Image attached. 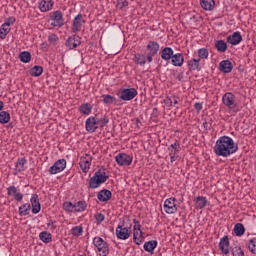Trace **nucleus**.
Wrapping results in <instances>:
<instances>
[{"label": "nucleus", "mask_w": 256, "mask_h": 256, "mask_svg": "<svg viewBox=\"0 0 256 256\" xmlns=\"http://www.w3.org/2000/svg\"><path fill=\"white\" fill-rule=\"evenodd\" d=\"M7 37L6 32H2V30H0V39H5Z\"/></svg>", "instance_id": "obj_62"}, {"label": "nucleus", "mask_w": 256, "mask_h": 256, "mask_svg": "<svg viewBox=\"0 0 256 256\" xmlns=\"http://www.w3.org/2000/svg\"><path fill=\"white\" fill-rule=\"evenodd\" d=\"M65 167H67V160L59 159L49 168V173L50 175H57V173L65 171Z\"/></svg>", "instance_id": "obj_8"}, {"label": "nucleus", "mask_w": 256, "mask_h": 256, "mask_svg": "<svg viewBox=\"0 0 256 256\" xmlns=\"http://www.w3.org/2000/svg\"><path fill=\"white\" fill-rule=\"evenodd\" d=\"M71 233L74 237H81V235H83V226L73 227Z\"/></svg>", "instance_id": "obj_43"}, {"label": "nucleus", "mask_w": 256, "mask_h": 256, "mask_svg": "<svg viewBox=\"0 0 256 256\" xmlns=\"http://www.w3.org/2000/svg\"><path fill=\"white\" fill-rule=\"evenodd\" d=\"M83 23H85V20H83V15L78 14L73 20L71 31L73 33H79L83 27Z\"/></svg>", "instance_id": "obj_13"}, {"label": "nucleus", "mask_w": 256, "mask_h": 256, "mask_svg": "<svg viewBox=\"0 0 256 256\" xmlns=\"http://www.w3.org/2000/svg\"><path fill=\"white\" fill-rule=\"evenodd\" d=\"M86 131L88 133H95L99 129V126L97 125V117L91 116L89 117L85 122Z\"/></svg>", "instance_id": "obj_11"}, {"label": "nucleus", "mask_w": 256, "mask_h": 256, "mask_svg": "<svg viewBox=\"0 0 256 256\" xmlns=\"http://www.w3.org/2000/svg\"><path fill=\"white\" fill-rule=\"evenodd\" d=\"M19 59L22 63H29L31 61V52L23 51L19 55Z\"/></svg>", "instance_id": "obj_40"}, {"label": "nucleus", "mask_w": 256, "mask_h": 256, "mask_svg": "<svg viewBox=\"0 0 256 256\" xmlns=\"http://www.w3.org/2000/svg\"><path fill=\"white\" fill-rule=\"evenodd\" d=\"M241 41H243V36H241V32L239 31L234 32L227 37V43H229L230 45H239Z\"/></svg>", "instance_id": "obj_16"}, {"label": "nucleus", "mask_w": 256, "mask_h": 256, "mask_svg": "<svg viewBox=\"0 0 256 256\" xmlns=\"http://www.w3.org/2000/svg\"><path fill=\"white\" fill-rule=\"evenodd\" d=\"M134 225H140L139 221L137 219L133 220Z\"/></svg>", "instance_id": "obj_64"}, {"label": "nucleus", "mask_w": 256, "mask_h": 256, "mask_svg": "<svg viewBox=\"0 0 256 256\" xmlns=\"http://www.w3.org/2000/svg\"><path fill=\"white\" fill-rule=\"evenodd\" d=\"M94 219L96 220V223H103L105 221V215L103 213L97 212L94 215Z\"/></svg>", "instance_id": "obj_49"}, {"label": "nucleus", "mask_w": 256, "mask_h": 256, "mask_svg": "<svg viewBox=\"0 0 256 256\" xmlns=\"http://www.w3.org/2000/svg\"><path fill=\"white\" fill-rule=\"evenodd\" d=\"M174 52H173V48L171 47H165L164 49H162L161 53H160V57L161 59H163V61H171V59L173 58Z\"/></svg>", "instance_id": "obj_22"}, {"label": "nucleus", "mask_w": 256, "mask_h": 256, "mask_svg": "<svg viewBox=\"0 0 256 256\" xmlns=\"http://www.w3.org/2000/svg\"><path fill=\"white\" fill-rule=\"evenodd\" d=\"M0 31L6 33L7 35H9V32L11 31V26H8V24H2L0 27Z\"/></svg>", "instance_id": "obj_51"}, {"label": "nucleus", "mask_w": 256, "mask_h": 256, "mask_svg": "<svg viewBox=\"0 0 256 256\" xmlns=\"http://www.w3.org/2000/svg\"><path fill=\"white\" fill-rule=\"evenodd\" d=\"M29 211H31V204H23L19 207V215L20 217H25L29 215Z\"/></svg>", "instance_id": "obj_36"}, {"label": "nucleus", "mask_w": 256, "mask_h": 256, "mask_svg": "<svg viewBox=\"0 0 256 256\" xmlns=\"http://www.w3.org/2000/svg\"><path fill=\"white\" fill-rule=\"evenodd\" d=\"M111 197H113V193L108 189H103L97 194L98 201H101L102 203H106V201H109Z\"/></svg>", "instance_id": "obj_19"}, {"label": "nucleus", "mask_w": 256, "mask_h": 256, "mask_svg": "<svg viewBox=\"0 0 256 256\" xmlns=\"http://www.w3.org/2000/svg\"><path fill=\"white\" fill-rule=\"evenodd\" d=\"M128 6H129V2H127L126 0L118 3L119 9H123L124 7H128Z\"/></svg>", "instance_id": "obj_56"}, {"label": "nucleus", "mask_w": 256, "mask_h": 256, "mask_svg": "<svg viewBox=\"0 0 256 256\" xmlns=\"http://www.w3.org/2000/svg\"><path fill=\"white\" fill-rule=\"evenodd\" d=\"M153 57H155V55H151V54L147 55L146 59H147L148 63H151L153 61Z\"/></svg>", "instance_id": "obj_60"}, {"label": "nucleus", "mask_w": 256, "mask_h": 256, "mask_svg": "<svg viewBox=\"0 0 256 256\" xmlns=\"http://www.w3.org/2000/svg\"><path fill=\"white\" fill-rule=\"evenodd\" d=\"M196 209H205L207 207V198L205 196H198L194 199Z\"/></svg>", "instance_id": "obj_26"}, {"label": "nucleus", "mask_w": 256, "mask_h": 256, "mask_svg": "<svg viewBox=\"0 0 256 256\" xmlns=\"http://www.w3.org/2000/svg\"><path fill=\"white\" fill-rule=\"evenodd\" d=\"M194 109L197 111V113H199L203 109V104L196 102L194 105Z\"/></svg>", "instance_id": "obj_55"}, {"label": "nucleus", "mask_w": 256, "mask_h": 256, "mask_svg": "<svg viewBox=\"0 0 256 256\" xmlns=\"http://www.w3.org/2000/svg\"><path fill=\"white\" fill-rule=\"evenodd\" d=\"M146 49L148 51V54L157 55V53H159V43L155 41H149Z\"/></svg>", "instance_id": "obj_24"}, {"label": "nucleus", "mask_w": 256, "mask_h": 256, "mask_svg": "<svg viewBox=\"0 0 256 256\" xmlns=\"http://www.w3.org/2000/svg\"><path fill=\"white\" fill-rule=\"evenodd\" d=\"M164 103L167 107H173V98L167 96L165 99H164Z\"/></svg>", "instance_id": "obj_52"}, {"label": "nucleus", "mask_w": 256, "mask_h": 256, "mask_svg": "<svg viewBox=\"0 0 256 256\" xmlns=\"http://www.w3.org/2000/svg\"><path fill=\"white\" fill-rule=\"evenodd\" d=\"M3 107H5V103L0 100V111H3Z\"/></svg>", "instance_id": "obj_63"}, {"label": "nucleus", "mask_w": 256, "mask_h": 256, "mask_svg": "<svg viewBox=\"0 0 256 256\" xmlns=\"http://www.w3.org/2000/svg\"><path fill=\"white\" fill-rule=\"evenodd\" d=\"M79 165L83 173H89V169H91V160L81 158Z\"/></svg>", "instance_id": "obj_28"}, {"label": "nucleus", "mask_w": 256, "mask_h": 256, "mask_svg": "<svg viewBox=\"0 0 256 256\" xmlns=\"http://www.w3.org/2000/svg\"><path fill=\"white\" fill-rule=\"evenodd\" d=\"M53 5H55L53 0H42L39 3V9L42 13H47V11H51V9H53Z\"/></svg>", "instance_id": "obj_21"}, {"label": "nucleus", "mask_w": 256, "mask_h": 256, "mask_svg": "<svg viewBox=\"0 0 256 256\" xmlns=\"http://www.w3.org/2000/svg\"><path fill=\"white\" fill-rule=\"evenodd\" d=\"M116 237L125 241L128 237H131V227H123L118 225L116 228Z\"/></svg>", "instance_id": "obj_10"}, {"label": "nucleus", "mask_w": 256, "mask_h": 256, "mask_svg": "<svg viewBox=\"0 0 256 256\" xmlns=\"http://www.w3.org/2000/svg\"><path fill=\"white\" fill-rule=\"evenodd\" d=\"M102 101L105 105H113V103H115L116 98L112 95L109 94H103L102 96Z\"/></svg>", "instance_id": "obj_39"}, {"label": "nucleus", "mask_w": 256, "mask_h": 256, "mask_svg": "<svg viewBox=\"0 0 256 256\" xmlns=\"http://www.w3.org/2000/svg\"><path fill=\"white\" fill-rule=\"evenodd\" d=\"M25 163H27V159L25 158H18L16 162V169H18V172L21 173V171L25 170Z\"/></svg>", "instance_id": "obj_42"}, {"label": "nucleus", "mask_w": 256, "mask_h": 256, "mask_svg": "<svg viewBox=\"0 0 256 256\" xmlns=\"http://www.w3.org/2000/svg\"><path fill=\"white\" fill-rule=\"evenodd\" d=\"M234 233L237 237H241L242 235H245V226L241 223H237L234 226Z\"/></svg>", "instance_id": "obj_38"}, {"label": "nucleus", "mask_w": 256, "mask_h": 256, "mask_svg": "<svg viewBox=\"0 0 256 256\" xmlns=\"http://www.w3.org/2000/svg\"><path fill=\"white\" fill-rule=\"evenodd\" d=\"M13 23H15V17H9L4 22V25H8V27H11V25H13Z\"/></svg>", "instance_id": "obj_53"}, {"label": "nucleus", "mask_w": 256, "mask_h": 256, "mask_svg": "<svg viewBox=\"0 0 256 256\" xmlns=\"http://www.w3.org/2000/svg\"><path fill=\"white\" fill-rule=\"evenodd\" d=\"M134 231H137L140 235H143V231H141V224L134 225Z\"/></svg>", "instance_id": "obj_57"}, {"label": "nucleus", "mask_w": 256, "mask_h": 256, "mask_svg": "<svg viewBox=\"0 0 256 256\" xmlns=\"http://www.w3.org/2000/svg\"><path fill=\"white\" fill-rule=\"evenodd\" d=\"M200 5L205 11H213L215 0H200Z\"/></svg>", "instance_id": "obj_27"}, {"label": "nucleus", "mask_w": 256, "mask_h": 256, "mask_svg": "<svg viewBox=\"0 0 256 256\" xmlns=\"http://www.w3.org/2000/svg\"><path fill=\"white\" fill-rule=\"evenodd\" d=\"M171 99H172V106L179 104V100H178L179 97H177V96H171Z\"/></svg>", "instance_id": "obj_58"}, {"label": "nucleus", "mask_w": 256, "mask_h": 256, "mask_svg": "<svg viewBox=\"0 0 256 256\" xmlns=\"http://www.w3.org/2000/svg\"><path fill=\"white\" fill-rule=\"evenodd\" d=\"M136 95H138L137 89L135 88H124L119 90L117 96L121 101H133Z\"/></svg>", "instance_id": "obj_5"}, {"label": "nucleus", "mask_w": 256, "mask_h": 256, "mask_svg": "<svg viewBox=\"0 0 256 256\" xmlns=\"http://www.w3.org/2000/svg\"><path fill=\"white\" fill-rule=\"evenodd\" d=\"M155 249H157V240H150L144 243V251L153 255L155 253Z\"/></svg>", "instance_id": "obj_25"}, {"label": "nucleus", "mask_w": 256, "mask_h": 256, "mask_svg": "<svg viewBox=\"0 0 256 256\" xmlns=\"http://www.w3.org/2000/svg\"><path fill=\"white\" fill-rule=\"evenodd\" d=\"M74 207H75V204H73L72 202H64L63 203V209L67 213H73L74 212Z\"/></svg>", "instance_id": "obj_44"}, {"label": "nucleus", "mask_w": 256, "mask_h": 256, "mask_svg": "<svg viewBox=\"0 0 256 256\" xmlns=\"http://www.w3.org/2000/svg\"><path fill=\"white\" fill-rule=\"evenodd\" d=\"M177 161V155L170 156V163H175Z\"/></svg>", "instance_id": "obj_61"}, {"label": "nucleus", "mask_w": 256, "mask_h": 256, "mask_svg": "<svg viewBox=\"0 0 256 256\" xmlns=\"http://www.w3.org/2000/svg\"><path fill=\"white\" fill-rule=\"evenodd\" d=\"M9 121H11V114H9V112H7V111H1L0 112V123L2 125H5V124L9 123Z\"/></svg>", "instance_id": "obj_37"}, {"label": "nucleus", "mask_w": 256, "mask_h": 256, "mask_svg": "<svg viewBox=\"0 0 256 256\" xmlns=\"http://www.w3.org/2000/svg\"><path fill=\"white\" fill-rule=\"evenodd\" d=\"M239 151V145L231 137H220L214 146V153L217 157H229Z\"/></svg>", "instance_id": "obj_1"}, {"label": "nucleus", "mask_w": 256, "mask_h": 256, "mask_svg": "<svg viewBox=\"0 0 256 256\" xmlns=\"http://www.w3.org/2000/svg\"><path fill=\"white\" fill-rule=\"evenodd\" d=\"M215 48L217 49V51H219L220 53H225V51H227V42H225L224 40H217L215 42Z\"/></svg>", "instance_id": "obj_30"}, {"label": "nucleus", "mask_w": 256, "mask_h": 256, "mask_svg": "<svg viewBox=\"0 0 256 256\" xmlns=\"http://www.w3.org/2000/svg\"><path fill=\"white\" fill-rule=\"evenodd\" d=\"M189 71H201V58H192L187 61Z\"/></svg>", "instance_id": "obj_18"}, {"label": "nucleus", "mask_w": 256, "mask_h": 256, "mask_svg": "<svg viewBox=\"0 0 256 256\" xmlns=\"http://www.w3.org/2000/svg\"><path fill=\"white\" fill-rule=\"evenodd\" d=\"M183 63H185V57L183 53H176L172 55L171 64L174 67H183Z\"/></svg>", "instance_id": "obj_17"}, {"label": "nucleus", "mask_w": 256, "mask_h": 256, "mask_svg": "<svg viewBox=\"0 0 256 256\" xmlns=\"http://www.w3.org/2000/svg\"><path fill=\"white\" fill-rule=\"evenodd\" d=\"M31 207H32V213L34 215H37L41 211V203L39 202V195L32 194L30 198Z\"/></svg>", "instance_id": "obj_15"}, {"label": "nucleus", "mask_w": 256, "mask_h": 256, "mask_svg": "<svg viewBox=\"0 0 256 256\" xmlns=\"http://www.w3.org/2000/svg\"><path fill=\"white\" fill-rule=\"evenodd\" d=\"M96 122H97L98 128L100 127V129H103V128L107 127V125L109 124V117L104 116L102 118H99L96 115Z\"/></svg>", "instance_id": "obj_33"}, {"label": "nucleus", "mask_w": 256, "mask_h": 256, "mask_svg": "<svg viewBox=\"0 0 256 256\" xmlns=\"http://www.w3.org/2000/svg\"><path fill=\"white\" fill-rule=\"evenodd\" d=\"M115 161L120 167H129L133 163V156L126 153H119L115 157Z\"/></svg>", "instance_id": "obj_7"}, {"label": "nucleus", "mask_w": 256, "mask_h": 256, "mask_svg": "<svg viewBox=\"0 0 256 256\" xmlns=\"http://www.w3.org/2000/svg\"><path fill=\"white\" fill-rule=\"evenodd\" d=\"M7 195L9 197H14L15 201L21 202L23 201V194L20 192V190L15 187L14 185L9 186L7 188Z\"/></svg>", "instance_id": "obj_14"}, {"label": "nucleus", "mask_w": 256, "mask_h": 256, "mask_svg": "<svg viewBox=\"0 0 256 256\" xmlns=\"http://www.w3.org/2000/svg\"><path fill=\"white\" fill-rule=\"evenodd\" d=\"M142 234H139L137 231H134V234H133V241L134 243H136V245H141L142 243Z\"/></svg>", "instance_id": "obj_48"}, {"label": "nucleus", "mask_w": 256, "mask_h": 256, "mask_svg": "<svg viewBox=\"0 0 256 256\" xmlns=\"http://www.w3.org/2000/svg\"><path fill=\"white\" fill-rule=\"evenodd\" d=\"M222 103L228 107L229 113H239L240 109L237 103H235V95L231 92H227L222 97Z\"/></svg>", "instance_id": "obj_3"}, {"label": "nucleus", "mask_w": 256, "mask_h": 256, "mask_svg": "<svg viewBox=\"0 0 256 256\" xmlns=\"http://www.w3.org/2000/svg\"><path fill=\"white\" fill-rule=\"evenodd\" d=\"M31 77H41L43 75V68L39 65H36L30 69Z\"/></svg>", "instance_id": "obj_34"}, {"label": "nucleus", "mask_w": 256, "mask_h": 256, "mask_svg": "<svg viewBox=\"0 0 256 256\" xmlns=\"http://www.w3.org/2000/svg\"><path fill=\"white\" fill-rule=\"evenodd\" d=\"M50 20L53 21L51 22L52 27H58L61 29V27L65 25V19H63V12H61V10L52 12L50 15Z\"/></svg>", "instance_id": "obj_6"}, {"label": "nucleus", "mask_w": 256, "mask_h": 256, "mask_svg": "<svg viewBox=\"0 0 256 256\" xmlns=\"http://www.w3.org/2000/svg\"><path fill=\"white\" fill-rule=\"evenodd\" d=\"M134 63H136V65H145L146 63L145 55L139 54V53L135 54Z\"/></svg>", "instance_id": "obj_41"}, {"label": "nucleus", "mask_w": 256, "mask_h": 256, "mask_svg": "<svg viewBox=\"0 0 256 256\" xmlns=\"http://www.w3.org/2000/svg\"><path fill=\"white\" fill-rule=\"evenodd\" d=\"M66 47H68V49H77V47H79V45H81V38L79 37V35H72L70 37H68V39L65 42Z\"/></svg>", "instance_id": "obj_12"}, {"label": "nucleus", "mask_w": 256, "mask_h": 256, "mask_svg": "<svg viewBox=\"0 0 256 256\" xmlns=\"http://www.w3.org/2000/svg\"><path fill=\"white\" fill-rule=\"evenodd\" d=\"M219 249L224 255H229V236H223L220 239Z\"/></svg>", "instance_id": "obj_20"}, {"label": "nucleus", "mask_w": 256, "mask_h": 256, "mask_svg": "<svg viewBox=\"0 0 256 256\" xmlns=\"http://www.w3.org/2000/svg\"><path fill=\"white\" fill-rule=\"evenodd\" d=\"M48 41H49V43H51V45H56L57 41H59V36H57V34H51L48 37Z\"/></svg>", "instance_id": "obj_50"}, {"label": "nucleus", "mask_w": 256, "mask_h": 256, "mask_svg": "<svg viewBox=\"0 0 256 256\" xmlns=\"http://www.w3.org/2000/svg\"><path fill=\"white\" fill-rule=\"evenodd\" d=\"M55 223H57V222L53 221V220H49L47 227H51L52 231H55V229H57V225H55Z\"/></svg>", "instance_id": "obj_54"}, {"label": "nucleus", "mask_w": 256, "mask_h": 256, "mask_svg": "<svg viewBox=\"0 0 256 256\" xmlns=\"http://www.w3.org/2000/svg\"><path fill=\"white\" fill-rule=\"evenodd\" d=\"M175 201H177L176 198H168L164 202V210L168 215H173L174 213H177V204H175Z\"/></svg>", "instance_id": "obj_9"}, {"label": "nucleus", "mask_w": 256, "mask_h": 256, "mask_svg": "<svg viewBox=\"0 0 256 256\" xmlns=\"http://www.w3.org/2000/svg\"><path fill=\"white\" fill-rule=\"evenodd\" d=\"M221 73H231L233 71V63L229 60H223L219 64Z\"/></svg>", "instance_id": "obj_23"}, {"label": "nucleus", "mask_w": 256, "mask_h": 256, "mask_svg": "<svg viewBox=\"0 0 256 256\" xmlns=\"http://www.w3.org/2000/svg\"><path fill=\"white\" fill-rule=\"evenodd\" d=\"M93 110V106H91V104L89 103H83L81 104V106L79 107V111L80 113H82L83 115H91V111Z\"/></svg>", "instance_id": "obj_29"}, {"label": "nucleus", "mask_w": 256, "mask_h": 256, "mask_svg": "<svg viewBox=\"0 0 256 256\" xmlns=\"http://www.w3.org/2000/svg\"><path fill=\"white\" fill-rule=\"evenodd\" d=\"M248 249L251 251L254 255H256V238H252L248 243Z\"/></svg>", "instance_id": "obj_47"}, {"label": "nucleus", "mask_w": 256, "mask_h": 256, "mask_svg": "<svg viewBox=\"0 0 256 256\" xmlns=\"http://www.w3.org/2000/svg\"><path fill=\"white\" fill-rule=\"evenodd\" d=\"M198 57L199 59H207V57H209V50H207L206 48H200L198 50Z\"/></svg>", "instance_id": "obj_45"}, {"label": "nucleus", "mask_w": 256, "mask_h": 256, "mask_svg": "<svg viewBox=\"0 0 256 256\" xmlns=\"http://www.w3.org/2000/svg\"><path fill=\"white\" fill-rule=\"evenodd\" d=\"M180 147H181V145L177 141L174 144H171L168 147L169 156L177 155V153H179Z\"/></svg>", "instance_id": "obj_35"}, {"label": "nucleus", "mask_w": 256, "mask_h": 256, "mask_svg": "<svg viewBox=\"0 0 256 256\" xmlns=\"http://www.w3.org/2000/svg\"><path fill=\"white\" fill-rule=\"evenodd\" d=\"M203 127H204V129H211V124L209 122H207V120H205L203 122Z\"/></svg>", "instance_id": "obj_59"}, {"label": "nucleus", "mask_w": 256, "mask_h": 256, "mask_svg": "<svg viewBox=\"0 0 256 256\" xmlns=\"http://www.w3.org/2000/svg\"><path fill=\"white\" fill-rule=\"evenodd\" d=\"M93 244L97 248L100 256H108L109 255V244L103 238L96 236L93 239Z\"/></svg>", "instance_id": "obj_4"}, {"label": "nucleus", "mask_w": 256, "mask_h": 256, "mask_svg": "<svg viewBox=\"0 0 256 256\" xmlns=\"http://www.w3.org/2000/svg\"><path fill=\"white\" fill-rule=\"evenodd\" d=\"M107 179H109V175L105 172H101V169H99L94 173L93 177L90 178L88 189L99 188L103 183L107 182Z\"/></svg>", "instance_id": "obj_2"}, {"label": "nucleus", "mask_w": 256, "mask_h": 256, "mask_svg": "<svg viewBox=\"0 0 256 256\" xmlns=\"http://www.w3.org/2000/svg\"><path fill=\"white\" fill-rule=\"evenodd\" d=\"M87 209V202L85 201H78L74 204V212L75 213H81Z\"/></svg>", "instance_id": "obj_32"}, {"label": "nucleus", "mask_w": 256, "mask_h": 256, "mask_svg": "<svg viewBox=\"0 0 256 256\" xmlns=\"http://www.w3.org/2000/svg\"><path fill=\"white\" fill-rule=\"evenodd\" d=\"M40 241H43V243H51L53 240V235L47 231H43L39 234Z\"/></svg>", "instance_id": "obj_31"}, {"label": "nucleus", "mask_w": 256, "mask_h": 256, "mask_svg": "<svg viewBox=\"0 0 256 256\" xmlns=\"http://www.w3.org/2000/svg\"><path fill=\"white\" fill-rule=\"evenodd\" d=\"M232 255L233 256H245V252L241 249V246H235L232 248Z\"/></svg>", "instance_id": "obj_46"}]
</instances>
